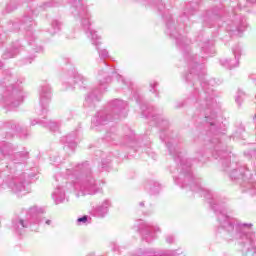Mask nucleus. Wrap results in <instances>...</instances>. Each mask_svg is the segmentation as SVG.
Here are the masks:
<instances>
[{"instance_id":"22","label":"nucleus","mask_w":256,"mask_h":256,"mask_svg":"<svg viewBox=\"0 0 256 256\" xmlns=\"http://www.w3.org/2000/svg\"><path fill=\"white\" fill-rule=\"evenodd\" d=\"M243 133H245V126L243 124H239V126L236 128L235 132L233 133L232 137L233 139H243Z\"/></svg>"},{"instance_id":"19","label":"nucleus","mask_w":256,"mask_h":256,"mask_svg":"<svg viewBox=\"0 0 256 256\" xmlns=\"http://www.w3.org/2000/svg\"><path fill=\"white\" fill-rule=\"evenodd\" d=\"M19 49H21V44L19 42L14 43L11 49L3 53L2 59H13L19 53Z\"/></svg>"},{"instance_id":"5","label":"nucleus","mask_w":256,"mask_h":256,"mask_svg":"<svg viewBox=\"0 0 256 256\" xmlns=\"http://www.w3.org/2000/svg\"><path fill=\"white\" fill-rule=\"evenodd\" d=\"M70 5V14L74 18V21L78 23V29L84 31L90 43L99 49L101 46V36L97 34V31L92 28L93 22L91 21V12L87 7L85 0H68Z\"/></svg>"},{"instance_id":"3","label":"nucleus","mask_w":256,"mask_h":256,"mask_svg":"<svg viewBox=\"0 0 256 256\" xmlns=\"http://www.w3.org/2000/svg\"><path fill=\"white\" fill-rule=\"evenodd\" d=\"M30 153L27 148L19 150L9 142L0 143V191L10 189L17 197L31 192L25 186V169L29 163Z\"/></svg>"},{"instance_id":"31","label":"nucleus","mask_w":256,"mask_h":256,"mask_svg":"<svg viewBox=\"0 0 256 256\" xmlns=\"http://www.w3.org/2000/svg\"><path fill=\"white\" fill-rule=\"evenodd\" d=\"M77 37V34L75 33V30L66 33V39L73 40Z\"/></svg>"},{"instance_id":"21","label":"nucleus","mask_w":256,"mask_h":256,"mask_svg":"<svg viewBox=\"0 0 256 256\" xmlns=\"http://www.w3.org/2000/svg\"><path fill=\"white\" fill-rule=\"evenodd\" d=\"M92 218L89 215H84L82 217L77 218L76 225H91Z\"/></svg>"},{"instance_id":"11","label":"nucleus","mask_w":256,"mask_h":256,"mask_svg":"<svg viewBox=\"0 0 256 256\" xmlns=\"http://www.w3.org/2000/svg\"><path fill=\"white\" fill-rule=\"evenodd\" d=\"M139 222L138 229L142 240L146 243H153L157 239V233H161V228L157 225L146 223L143 220H139Z\"/></svg>"},{"instance_id":"8","label":"nucleus","mask_w":256,"mask_h":256,"mask_svg":"<svg viewBox=\"0 0 256 256\" xmlns=\"http://www.w3.org/2000/svg\"><path fill=\"white\" fill-rule=\"evenodd\" d=\"M41 213H43V209L34 206L20 216L15 217L11 226L13 233L21 237V235H25L27 229L39 231V223L43 221L41 220Z\"/></svg>"},{"instance_id":"32","label":"nucleus","mask_w":256,"mask_h":256,"mask_svg":"<svg viewBox=\"0 0 256 256\" xmlns=\"http://www.w3.org/2000/svg\"><path fill=\"white\" fill-rule=\"evenodd\" d=\"M50 159L53 163H61V157L59 156L50 157Z\"/></svg>"},{"instance_id":"14","label":"nucleus","mask_w":256,"mask_h":256,"mask_svg":"<svg viewBox=\"0 0 256 256\" xmlns=\"http://www.w3.org/2000/svg\"><path fill=\"white\" fill-rule=\"evenodd\" d=\"M234 58H224L220 60V65L225 69H235L239 67V59H241V46L236 45L232 48Z\"/></svg>"},{"instance_id":"6","label":"nucleus","mask_w":256,"mask_h":256,"mask_svg":"<svg viewBox=\"0 0 256 256\" xmlns=\"http://www.w3.org/2000/svg\"><path fill=\"white\" fill-rule=\"evenodd\" d=\"M129 113V104L121 99L111 100L107 106L99 110L92 118V127H103L115 121V119H125Z\"/></svg>"},{"instance_id":"30","label":"nucleus","mask_w":256,"mask_h":256,"mask_svg":"<svg viewBox=\"0 0 256 256\" xmlns=\"http://www.w3.org/2000/svg\"><path fill=\"white\" fill-rule=\"evenodd\" d=\"M110 246L112 251H117L118 253H121V249L119 248V244H117V242H111Z\"/></svg>"},{"instance_id":"17","label":"nucleus","mask_w":256,"mask_h":256,"mask_svg":"<svg viewBox=\"0 0 256 256\" xmlns=\"http://www.w3.org/2000/svg\"><path fill=\"white\" fill-rule=\"evenodd\" d=\"M30 125L31 127H35V125H41L42 127H45L46 129L54 132L58 131L59 127H61V124L57 121L41 120V118L30 120Z\"/></svg>"},{"instance_id":"10","label":"nucleus","mask_w":256,"mask_h":256,"mask_svg":"<svg viewBox=\"0 0 256 256\" xmlns=\"http://www.w3.org/2000/svg\"><path fill=\"white\" fill-rule=\"evenodd\" d=\"M39 103L41 107V113L44 115L42 119L47 120V111H49V103H51V98L53 97V92L51 86L47 82H42L38 88Z\"/></svg>"},{"instance_id":"38","label":"nucleus","mask_w":256,"mask_h":256,"mask_svg":"<svg viewBox=\"0 0 256 256\" xmlns=\"http://www.w3.org/2000/svg\"><path fill=\"white\" fill-rule=\"evenodd\" d=\"M3 67V62H0V69H2Z\"/></svg>"},{"instance_id":"2","label":"nucleus","mask_w":256,"mask_h":256,"mask_svg":"<svg viewBox=\"0 0 256 256\" xmlns=\"http://www.w3.org/2000/svg\"><path fill=\"white\" fill-rule=\"evenodd\" d=\"M56 188L52 199L56 205L64 203L66 191H76L79 195H97L103 193V181L95 179L93 168L89 161L71 164L64 171L57 172L54 176Z\"/></svg>"},{"instance_id":"7","label":"nucleus","mask_w":256,"mask_h":256,"mask_svg":"<svg viewBox=\"0 0 256 256\" xmlns=\"http://www.w3.org/2000/svg\"><path fill=\"white\" fill-rule=\"evenodd\" d=\"M1 85L6 88L2 95L1 103L8 111L17 109L23 103L25 97H27L19 82H17V78L9 73V71H6V77L2 80Z\"/></svg>"},{"instance_id":"1","label":"nucleus","mask_w":256,"mask_h":256,"mask_svg":"<svg viewBox=\"0 0 256 256\" xmlns=\"http://www.w3.org/2000/svg\"><path fill=\"white\" fill-rule=\"evenodd\" d=\"M206 199L210 208L216 215L218 223L217 235L225 241H239V251L244 256H256V236L253 232V223H243L231 217V207L227 198L221 195H200Z\"/></svg>"},{"instance_id":"29","label":"nucleus","mask_w":256,"mask_h":256,"mask_svg":"<svg viewBox=\"0 0 256 256\" xmlns=\"http://www.w3.org/2000/svg\"><path fill=\"white\" fill-rule=\"evenodd\" d=\"M6 125L7 127H11L12 131H19V124H17L15 121L9 122Z\"/></svg>"},{"instance_id":"13","label":"nucleus","mask_w":256,"mask_h":256,"mask_svg":"<svg viewBox=\"0 0 256 256\" xmlns=\"http://www.w3.org/2000/svg\"><path fill=\"white\" fill-rule=\"evenodd\" d=\"M32 25H35V22H33V17L29 15H25L21 20V27L22 29H25L27 31L26 37H27L28 43L29 45L33 46L35 53H43L44 51L43 46H37L36 44H33L35 42V36L31 31Z\"/></svg>"},{"instance_id":"9","label":"nucleus","mask_w":256,"mask_h":256,"mask_svg":"<svg viewBox=\"0 0 256 256\" xmlns=\"http://www.w3.org/2000/svg\"><path fill=\"white\" fill-rule=\"evenodd\" d=\"M104 139L107 143H111V145H123L126 147H132L135 151H145L149 157L157 159V154L151 151V142L147 141L144 144V147L140 146V148H136L137 145H139V142H137V138L135 137V132H133V130H129L128 134L121 139L119 138V135H117V128L111 127L110 130L106 132Z\"/></svg>"},{"instance_id":"28","label":"nucleus","mask_w":256,"mask_h":256,"mask_svg":"<svg viewBox=\"0 0 256 256\" xmlns=\"http://www.w3.org/2000/svg\"><path fill=\"white\" fill-rule=\"evenodd\" d=\"M165 241L166 243H168V245H173V243H175V236L172 234H168L165 237Z\"/></svg>"},{"instance_id":"36","label":"nucleus","mask_w":256,"mask_h":256,"mask_svg":"<svg viewBox=\"0 0 256 256\" xmlns=\"http://www.w3.org/2000/svg\"><path fill=\"white\" fill-rule=\"evenodd\" d=\"M45 225H51V220H46Z\"/></svg>"},{"instance_id":"16","label":"nucleus","mask_w":256,"mask_h":256,"mask_svg":"<svg viewBox=\"0 0 256 256\" xmlns=\"http://www.w3.org/2000/svg\"><path fill=\"white\" fill-rule=\"evenodd\" d=\"M111 208V200L105 199L96 207L93 208L92 214L94 217H98V219H104L109 215V209Z\"/></svg>"},{"instance_id":"18","label":"nucleus","mask_w":256,"mask_h":256,"mask_svg":"<svg viewBox=\"0 0 256 256\" xmlns=\"http://www.w3.org/2000/svg\"><path fill=\"white\" fill-rule=\"evenodd\" d=\"M145 189L151 195H159L161 193V184L155 180H150L145 184Z\"/></svg>"},{"instance_id":"35","label":"nucleus","mask_w":256,"mask_h":256,"mask_svg":"<svg viewBox=\"0 0 256 256\" xmlns=\"http://www.w3.org/2000/svg\"><path fill=\"white\" fill-rule=\"evenodd\" d=\"M67 119H73V112H68Z\"/></svg>"},{"instance_id":"12","label":"nucleus","mask_w":256,"mask_h":256,"mask_svg":"<svg viewBox=\"0 0 256 256\" xmlns=\"http://www.w3.org/2000/svg\"><path fill=\"white\" fill-rule=\"evenodd\" d=\"M63 85L66 89H75V86L80 89H89V78L77 72H71L70 76L65 78Z\"/></svg>"},{"instance_id":"4","label":"nucleus","mask_w":256,"mask_h":256,"mask_svg":"<svg viewBox=\"0 0 256 256\" xmlns=\"http://www.w3.org/2000/svg\"><path fill=\"white\" fill-rule=\"evenodd\" d=\"M203 25L205 27H215L217 25L219 28L225 29L230 35L240 36L249 27V22L243 14L233 13L227 20L225 17L221 18L219 13V8L214 7L207 10L202 18Z\"/></svg>"},{"instance_id":"37","label":"nucleus","mask_w":256,"mask_h":256,"mask_svg":"<svg viewBox=\"0 0 256 256\" xmlns=\"http://www.w3.org/2000/svg\"><path fill=\"white\" fill-rule=\"evenodd\" d=\"M139 205L140 207H145V202H140Z\"/></svg>"},{"instance_id":"20","label":"nucleus","mask_w":256,"mask_h":256,"mask_svg":"<svg viewBox=\"0 0 256 256\" xmlns=\"http://www.w3.org/2000/svg\"><path fill=\"white\" fill-rule=\"evenodd\" d=\"M63 29V22L59 19H54L51 22V28L48 30L50 35H57Z\"/></svg>"},{"instance_id":"15","label":"nucleus","mask_w":256,"mask_h":256,"mask_svg":"<svg viewBox=\"0 0 256 256\" xmlns=\"http://www.w3.org/2000/svg\"><path fill=\"white\" fill-rule=\"evenodd\" d=\"M61 143L64 144L63 150L66 155H73L77 149V132H72L61 138Z\"/></svg>"},{"instance_id":"23","label":"nucleus","mask_w":256,"mask_h":256,"mask_svg":"<svg viewBox=\"0 0 256 256\" xmlns=\"http://www.w3.org/2000/svg\"><path fill=\"white\" fill-rule=\"evenodd\" d=\"M244 98H245V92H243V90H238L236 97H235V101H236L237 105L241 106Z\"/></svg>"},{"instance_id":"34","label":"nucleus","mask_w":256,"mask_h":256,"mask_svg":"<svg viewBox=\"0 0 256 256\" xmlns=\"http://www.w3.org/2000/svg\"><path fill=\"white\" fill-rule=\"evenodd\" d=\"M195 155H205V148L203 150H197Z\"/></svg>"},{"instance_id":"24","label":"nucleus","mask_w":256,"mask_h":256,"mask_svg":"<svg viewBox=\"0 0 256 256\" xmlns=\"http://www.w3.org/2000/svg\"><path fill=\"white\" fill-rule=\"evenodd\" d=\"M149 85H150V92L155 93V96L159 97V91L157 90V87H159V83L157 81H151Z\"/></svg>"},{"instance_id":"25","label":"nucleus","mask_w":256,"mask_h":256,"mask_svg":"<svg viewBox=\"0 0 256 256\" xmlns=\"http://www.w3.org/2000/svg\"><path fill=\"white\" fill-rule=\"evenodd\" d=\"M50 7H59V2L55 1V0H49L44 2L42 8L43 9H50Z\"/></svg>"},{"instance_id":"33","label":"nucleus","mask_w":256,"mask_h":256,"mask_svg":"<svg viewBox=\"0 0 256 256\" xmlns=\"http://www.w3.org/2000/svg\"><path fill=\"white\" fill-rule=\"evenodd\" d=\"M256 0H246V8L251 7V5H255Z\"/></svg>"},{"instance_id":"26","label":"nucleus","mask_w":256,"mask_h":256,"mask_svg":"<svg viewBox=\"0 0 256 256\" xmlns=\"http://www.w3.org/2000/svg\"><path fill=\"white\" fill-rule=\"evenodd\" d=\"M17 9V1H11L7 6H6V11L7 13H11V11H15Z\"/></svg>"},{"instance_id":"27","label":"nucleus","mask_w":256,"mask_h":256,"mask_svg":"<svg viewBox=\"0 0 256 256\" xmlns=\"http://www.w3.org/2000/svg\"><path fill=\"white\" fill-rule=\"evenodd\" d=\"M109 167H111V159L102 160V169L109 171Z\"/></svg>"}]
</instances>
